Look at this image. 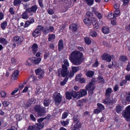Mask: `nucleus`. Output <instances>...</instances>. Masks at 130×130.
Here are the masks:
<instances>
[{"label": "nucleus", "mask_w": 130, "mask_h": 130, "mask_svg": "<svg viewBox=\"0 0 130 130\" xmlns=\"http://www.w3.org/2000/svg\"><path fill=\"white\" fill-rule=\"evenodd\" d=\"M87 94V92L85 89L80 90L79 91L76 92L77 98L79 99L85 95Z\"/></svg>", "instance_id": "11"}, {"label": "nucleus", "mask_w": 130, "mask_h": 130, "mask_svg": "<svg viewBox=\"0 0 130 130\" xmlns=\"http://www.w3.org/2000/svg\"><path fill=\"white\" fill-rule=\"evenodd\" d=\"M35 99L32 98H31L29 99L26 103V106L27 107L30 106L31 104H34L35 103Z\"/></svg>", "instance_id": "17"}, {"label": "nucleus", "mask_w": 130, "mask_h": 130, "mask_svg": "<svg viewBox=\"0 0 130 130\" xmlns=\"http://www.w3.org/2000/svg\"><path fill=\"white\" fill-rule=\"evenodd\" d=\"M19 72L18 70L14 71L13 74L12 75V76L14 78V79H16L18 77Z\"/></svg>", "instance_id": "25"}, {"label": "nucleus", "mask_w": 130, "mask_h": 130, "mask_svg": "<svg viewBox=\"0 0 130 130\" xmlns=\"http://www.w3.org/2000/svg\"><path fill=\"white\" fill-rule=\"evenodd\" d=\"M17 129L16 127L14 126H12L10 129H7L6 130H17Z\"/></svg>", "instance_id": "64"}, {"label": "nucleus", "mask_w": 130, "mask_h": 130, "mask_svg": "<svg viewBox=\"0 0 130 130\" xmlns=\"http://www.w3.org/2000/svg\"><path fill=\"white\" fill-rule=\"evenodd\" d=\"M91 22L93 26L97 23L96 19L94 18H91Z\"/></svg>", "instance_id": "46"}, {"label": "nucleus", "mask_w": 130, "mask_h": 130, "mask_svg": "<svg viewBox=\"0 0 130 130\" xmlns=\"http://www.w3.org/2000/svg\"><path fill=\"white\" fill-rule=\"evenodd\" d=\"M120 13V10L119 9L116 10L114 12V14L116 15H118Z\"/></svg>", "instance_id": "55"}, {"label": "nucleus", "mask_w": 130, "mask_h": 130, "mask_svg": "<svg viewBox=\"0 0 130 130\" xmlns=\"http://www.w3.org/2000/svg\"><path fill=\"white\" fill-rule=\"evenodd\" d=\"M78 117V115L75 116H74L73 118V120L75 121H77V122H79Z\"/></svg>", "instance_id": "53"}, {"label": "nucleus", "mask_w": 130, "mask_h": 130, "mask_svg": "<svg viewBox=\"0 0 130 130\" xmlns=\"http://www.w3.org/2000/svg\"><path fill=\"white\" fill-rule=\"evenodd\" d=\"M102 31L104 34H107L110 32L109 28L106 26H103L102 27Z\"/></svg>", "instance_id": "20"}, {"label": "nucleus", "mask_w": 130, "mask_h": 130, "mask_svg": "<svg viewBox=\"0 0 130 130\" xmlns=\"http://www.w3.org/2000/svg\"><path fill=\"white\" fill-rule=\"evenodd\" d=\"M95 79L93 78L91 82L86 87V89L89 91V93L90 95L93 93V90L94 89V85L95 84Z\"/></svg>", "instance_id": "3"}, {"label": "nucleus", "mask_w": 130, "mask_h": 130, "mask_svg": "<svg viewBox=\"0 0 130 130\" xmlns=\"http://www.w3.org/2000/svg\"><path fill=\"white\" fill-rule=\"evenodd\" d=\"M3 104L4 107H6L8 106L10 104V103L8 102L4 101L3 102Z\"/></svg>", "instance_id": "48"}, {"label": "nucleus", "mask_w": 130, "mask_h": 130, "mask_svg": "<svg viewBox=\"0 0 130 130\" xmlns=\"http://www.w3.org/2000/svg\"><path fill=\"white\" fill-rule=\"evenodd\" d=\"M48 13L51 15H52L54 13V12L53 10L52 9H49L48 11Z\"/></svg>", "instance_id": "57"}, {"label": "nucleus", "mask_w": 130, "mask_h": 130, "mask_svg": "<svg viewBox=\"0 0 130 130\" xmlns=\"http://www.w3.org/2000/svg\"><path fill=\"white\" fill-rule=\"evenodd\" d=\"M37 9V7L36 5L32 6L31 8H29L26 9V11L29 13L31 12L36 13V11Z\"/></svg>", "instance_id": "15"}, {"label": "nucleus", "mask_w": 130, "mask_h": 130, "mask_svg": "<svg viewBox=\"0 0 130 130\" xmlns=\"http://www.w3.org/2000/svg\"><path fill=\"white\" fill-rule=\"evenodd\" d=\"M10 12L12 14H14V12L13 11V9L12 8H10L9 9Z\"/></svg>", "instance_id": "61"}, {"label": "nucleus", "mask_w": 130, "mask_h": 130, "mask_svg": "<svg viewBox=\"0 0 130 130\" xmlns=\"http://www.w3.org/2000/svg\"><path fill=\"white\" fill-rule=\"evenodd\" d=\"M0 42L1 43L4 44H6L8 43L6 40L3 38H0Z\"/></svg>", "instance_id": "34"}, {"label": "nucleus", "mask_w": 130, "mask_h": 130, "mask_svg": "<svg viewBox=\"0 0 130 130\" xmlns=\"http://www.w3.org/2000/svg\"><path fill=\"white\" fill-rule=\"evenodd\" d=\"M116 102V100L111 98H107L106 99L103 100L102 102L103 103L107 105L112 104Z\"/></svg>", "instance_id": "8"}, {"label": "nucleus", "mask_w": 130, "mask_h": 130, "mask_svg": "<svg viewBox=\"0 0 130 130\" xmlns=\"http://www.w3.org/2000/svg\"><path fill=\"white\" fill-rule=\"evenodd\" d=\"M1 95L2 97L5 98L6 96V93L4 91H2L1 92Z\"/></svg>", "instance_id": "54"}, {"label": "nucleus", "mask_w": 130, "mask_h": 130, "mask_svg": "<svg viewBox=\"0 0 130 130\" xmlns=\"http://www.w3.org/2000/svg\"><path fill=\"white\" fill-rule=\"evenodd\" d=\"M126 70L128 71L130 70V63L128 62Z\"/></svg>", "instance_id": "60"}, {"label": "nucleus", "mask_w": 130, "mask_h": 130, "mask_svg": "<svg viewBox=\"0 0 130 130\" xmlns=\"http://www.w3.org/2000/svg\"><path fill=\"white\" fill-rule=\"evenodd\" d=\"M112 92V89L111 88H108L105 91V95L106 97H109L110 94Z\"/></svg>", "instance_id": "19"}, {"label": "nucleus", "mask_w": 130, "mask_h": 130, "mask_svg": "<svg viewBox=\"0 0 130 130\" xmlns=\"http://www.w3.org/2000/svg\"><path fill=\"white\" fill-rule=\"evenodd\" d=\"M77 106H81L82 105V101L79 100L77 102Z\"/></svg>", "instance_id": "58"}, {"label": "nucleus", "mask_w": 130, "mask_h": 130, "mask_svg": "<svg viewBox=\"0 0 130 130\" xmlns=\"http://www.w3.org/2000/svg\"><path fill=\"white\" fill-rule=\"evenodd\" d=\"M78 25L77 24L73 23L71 24L69 27L70 29L74 31H76L77 30Z\"/></svg>", "instance_id": "18"}, {"label": "nucleus", "mask_w": 130, "mask_h": 130, "mask_svg": "<svg viewBox=\"0 0 130 130\" xmlns=\"http://www.w3.org/2000/svg\"><path fill=\"white\" fill-rule=\"evenodd\" d=\"M15 118L17 120V121H19L22 119V117L21 116L19 115H17L15 116Z\"/></svg>", "instance_id": "41"}, {"label": "nucleus", "mask_w": 130, "mask_h": 130, "mask_svg": "<svg viewBox=\"0 0 130 130\" xmlns=\"http://www.w3.org/2000/svg\"><path fill=\"white\" fill-rule=\"evenodd\" d=\"M114 8L116 9H119V5L118 4H117L115 5L114 6Z\"/></svg>", "instance_id": "63"}, {"label": "nucleus", "mask_w": 130, "mask_h": 130, "mask_svg": "<svg viewBox=\"0 0 130 130\" xmlns=\"http://www.w3.org/2000/svg\"><path fill=\"white\" fill-rule=\"evenodd\" d=\"M49 30L48 27H46L43 31V33L44 34H47L49 32Z\"/></svg>", "instance_id": "51"}, {"label": "nucleus", "mask_w": 130, "mask_h": 130, "mask_svg": "<svg viewBox=\"0 0 130 130\" xmlns=\"http://www.w3.org/2000/svg\"><path fill=\"white\" fill-rule=\"evenodd\" d=\"M74 74V73L72 71H71L70 72H67V74L66 76V77H72Z\"/></svg>", "instance_id": "27"}, {"label": "nucleus", "mask_w": 130, "mask_h": 130, "mask_svg": "<svg viewBox=\"0 0 130 130\" xmlns=\"http://www.w3.org/2000/svg\"><path fill=\"white\" fill-rule=\"evenodd\" d=\"M90 35L92 37H96L97 34L96 32L94 31H91L90 32Z\"/></svg>", "instance_id": "45"}, {"label": "nucleus", "mask_w": 130, "mask_h": 130, "mask_svg": "<svg viewBox=\"0 0 130 130\" xmlns=\"http://www.w3.org/2000/svg\"><path fill=\"white\" fill-rule=\"evenodd\" d=\"M66 96L67 99H71L72 97L73 96L74 98H77L76 92L73 91L71 92H67L66 94Z\"/></svg>", "instance_id": "9"}, {"label": "nucleus", "mask_w": 130, "mask_h": 130, "mask_svg": "<svg viewBox=\"0 0 130 130\" xmlns=\"http://www.w3.org/2000/svg\"><path fill=\"white\" fill-rule=\"evenodd\" d=\"M44 29V27L41 25H39L37 26L36 28L37 30L40 31V32L41 33V31H42Z\"/></svg>", "instance_id": "43"}, {"label": "nucleus", "mask_w": 130, "mask_h": 130, "mask_svg": "<svg viewBox=\"0 0 130 130\" xmlns=\"http://www.w3.org/2000/svg\"><path fill=\"white\" fill-rule=\"evenodd\" d=\"M122 115L125 118L126 121H130V105L128 106L122 112Z\"/></svg>", "instance_id": "6"}, {"label": "nucleus", "mask_w": 130, "mask_h": 130, "mask_svg": "<svg viewBox=\"0 0 130 130\" xmlns=\"http://www.w3.org/2000/svg\"><path fill=\"white\" fill-rule=\"evenodd\" d=\"M68 79V78L66 77L62 82H61L60 84L61 86H64L67 81Z\"/></svg>", "instance_id": "40"}, {"label": "nucleus", "mask_w": 130, "mask_h": 130, "mask_svg": "<svg viewBox=\"0 0 130 130\" xmlns=\"http://www.w3.org/2000/svg\"><path fill=\"white\" fill-rule=\"evenodd\" d=\"M64 64L62 65V68L59 69L58 70V76H60L61 75L63 77H65L67 73V67L69 66L68 60L65 59L63 60Z\"/></svg>", "instance_id": "2"}, {"label": "nucleus", "mask_w": 130, "mask_h": 130, "mask_svg": "<svg viewBox=\"0 0 130 130\" xmlns=\"http://www.w3.org/2000/svg\"><path fill=\"white\" fill-rule=\"evenodd\" d=\"M115 17V14H112V13H110L108 14V19H111Z\"/></svg>", "instance_id": "50"}, {"label": "nucleus", "mask_w": 130, "mask_h": 130, "mask_svg": "<svg viewBox=\"0 0 130 130\" xmlns=\"http://www.w3.org/2000/svg\"><path fill=\"white\" fill-rule=\"evenodd\" d=\"M44 105L45 106H47L49 105L50 104V102L48 99H45L43 101Z\"/></svg>", "instance_id": "31"}, {"label": "nucleus", "mask_w": 130, "mask_h": 130, "mask_svg": "<svg viewBox=\"0 0 130 130\" xmlns=\"http://www.w3.org/2000/svg\"><path fill=\"white\" fill-rule=\"evenodd\" d=\"M122 110V107L120 105H119L116 107V111L117 113H119Z\"/></svg>", "instance_id": "29"}, {"label": "nucleus", "mask_w": 130, "mask_h": 130, "mask_svg": "<svg viewBox=\"0 0 130 130\" xmlns=\"http://www.w3.org/2000/svg\"><path fill=\"white\" fill-rule=\"evenodd\" d=\"M40 31L37 30L36 29H35L32 33V35L34 37H36L41 35Z\"/></svg>", "instance_id": "21"}, {"label": "nucleus", "mask_w": 130, "mask_h": 130, "mask_svg": "<svg viewBox=\"0 0 130 130\" xmlns=\"http://www.w3.org/2000/svg\"><path fill=\"white\" fill-rule=\"evenodd\" d=\"M82 75L81 74H79L77 75L75 79L76 81L79 80L81 78Z\"/></svg>", "instance_id": "52"}, {"label": "nucleus", "mask_w": 130, "mask_h": 130, "mask_svg": "<svg viewBox=\"0 0 130 130\" xmlns=\"http://www.w3.org/2000/svg\"><path fill=\"white\" fill-rule=\"evenodd\" d=\"M34 109L40 116H43L45 114V108L41 107L40 105H37L35 106Z\"/></svg>", "instance_id": "5"}, {"label": "nucleus", "mask_w": 130, "mask_h": 130, "mask_svg": "<svg viewBox=\"0 0 130 130\" xmlns=\"http://www.w3.org/2000/svg\"><path fill=\"white\" fill-rule=\"evenodd\" d=\"M38 48V45L36 43H34L32 45V52L34 54H35L36 51L37 50Z\"/></svg>", "instance_id": "23"}, {"label": "nucleus", "mask_w": 130, "mask_h": 130, "mask_svg": "<svg viewBox=\"0 0 130 130\" xmlns=\"http://www.w3.org/2000/svg\"><path fill=\"white\" fill-rule=\"evenodd\" d=\"M68 112H64L62 115V119H64L66 118L68 116Z\"/></svg>", "instance_id": "44"}, {"label": "nucleus", "mask_w": 130, "mask_h": 130, "mask_svg": "<svg viewBox=\"0 0 130 130\" xmlns=\"http://www.w3.org/2000/svg\"><path fill=\"white\" fill-rule=\"evenodd\" d=\"M53 98L56 103H60L61 102L62 96L59 93L56 92L53 94Z\"/></svg>", "instance_id": "7"}, {"label": "nucleus", "mask_w": 130, "mask_h": 130, "mask_svg": "<svg viewBox=\"0 0 130 130\" xmlns=\"http://www.w3.org/2000/svg\"><path fill=\"white\" fill-rule=\"evenodd\" d=\"M114 56L113 55H110L108 54H104L103 55V59L106 61L107 62H110L112 58H114Z\"/></svg>", "instance_id": "13"}, {"label": "nucleus", "mask_w": 130, "mask_h": 130, "mask_svg": "<svg viewBox=\"0 0 130 130\" xmlns=\"http://www.w3.org/2000/svg\"><path fill=\"white\" fill-rule=\"evenodd\" d=\"M125 79L127 80H130V74H128L125 76Z\"/></svg>", "instance_id": "59"}, {"label": "nucleus", "mask_w": 130, "mask_h": 130, "mask_svg": "<svg viewBox=\"0 0 130 130\" xmlns=\"http://www.w3.org/2000/svg\"><path fill=\"white\" fill-rule=\"evenodd\" d=\"M55 37V35L53 34L50 35H49L48 41H50L54 39Z\"/></svg>", "instance_id": "39"}, {"label": "nucleus", "mask_w": 130, "mask_h": 130, "mask_svg": "<svg viewBox=\"0 0 130 130\" xmlns=\"http://www.w3.org/2000/svg\"><path fill=\"white\" fill-rule=\"evenodd\" d=\"M94 74V72L92 71H89L86 73V76L88 77H92Z\"/></svg>", "instance_id": "26"}, {"label": "nucleus", "mask_w": 130, "mask_h": 130, "mask_svg": "<svg viewBox=\"0 0 130 130\" xmlns=\"http://www.w3.org/2000/svg\"><path fill=\"white\" fill-rule=\"evenodd\" d=\"M83 57V54L82 52L77 51H74L71 53L69 59L74 64L78 65L84 61Z\"/></svg>", "instance_id": "1"}, {"label": "nucleus", "mask_w": 130, "mask_h": 130, "mask_svg": "<svg viewBox=\"0 0 130 130\" xmlns=\"http://www.w3.org/2000/svg\"><path fill=\"white\" fill-rule=\"evenodd\" d=\"M119 59L122 61H125L127 59V57L124 55H122L120 56L119 58Z\"/></svg>", "instance_id": "30"}, {"label": "nucleus", "mask_w": 130, "mask_h": 130, "mask_svg": "<svg viewBox=\"0 0 130 130\" xmlns=\"http://www.w3.org/2000/svg\"><path fill=\"white\" fill-rule=\"evenodd\" d=\"M21 2V0H14L13 5L15 6H17L20 4Z\"/></svg>", "instance_id": "37"}, {"label": "nucleus", "mask_w": 130, "mask_h": 130, "mask_svg": "<svg viewBox=\"0 0 130 130\" xmlns=\"http://www.w3.org/2000/svg\"><path fill=\"white\" fill-rule=\"evenodd\" d=\"M98 81L99 83H103L104 82V80L103 77L101 76H99L98 77Z\"/></svg>", "instance_id": "35"}, {"label": "nucleus", "mask_w": 130, "mask_h": 130, "mask_svg": "<svg viewBox=\"0 0 130 130\" xmlns=\"http://www.w3.org/2000/svg\"><path fill=\"white\" fill-rule=\"evenodd\" d=\"M13 41L16 42L17 44H19L21 43L23 39L18 36H16L14 37L13 39Z\"/></svg>", "instance_id": "16"}, {"label": "nucleus", "mask_w": 130, "mask_h": 130, "mask_svg": "<svg viewBox=\"0 0 130 130\" xmlns=\"http://www.w3.org/2000/svg\"><path fill=\"white\" fill-rule=\"evenodd\" d=\"M30 24V23L29 22V21H28L26 22L24 26V27H28V26Z\"/></svg>", "instance_id": "62"}, {"label": "nucleus", "mask_w": 130, "mask_h": 130, "mask_svg": "<svg viewBox=\"0 0 130 130\" xmlns=\"http://www.w3.org/2000/svg\"><path fill=\"white\" fill-rule=\"evenodd\" d=\"M63 41L62 40H60L59 41L58 44V48L59 51H61L63 48Z\"/></svg>", "instance_id": "22"}, {"label": "nucleus", "mask_w": 130, "mask_h": 130, "mask_svg": "<svg viewBox=\"0 0 130 130\" xmlns=\"http://www.w3.org/2000/svg\"><path fill=\"white\" fill-rule=\"evenodd\" d=\"M101 111L98 108H97L96 109H95L94 110V113L96 114H98L101 112Z\"/></svg>", "instance_id": "56"}, {"label": "nucleus", "mask_w": 130, "mask_h": 130, "mask_svg": "<svg viewBox=\"0 0 130 130\" xmlns=\"http://www.w3.org/2000/svg\"><path fill=\"white\" fill-rule=\"evenodd\" d=\"M44 126L43 122H38L34 126H29L28 130H37L42 128Z\"/></svg>", "instance_id": "4"}, {"label": "nucleus", "mask_w": 130, "mask_h": 130, "mask_svg": "<svg viewBox=\"0 0 130 130\" xmlns=\"http://www.w3.org/2000/svg\"><path fill=\"white\" fill-rule=\"evenodd\" d=\"M27 12H28L27 11H26H26L23 13L21 15L22 18L25 19H26L28 18L29 16L27 14Z\"/></svg>", "instance_id": "24"}, {"label": "nucleus", "mask_w": 130, "mask_h": 130, "mask_svg": "<svg viewBox=\"0 0 130 130\" xmlns=\"http://www.w3.org/2000/svg\"><path fill=\"white\" fill-rule=\"evenodd\" d=\"M87 4L89 6L92 5L94 2V0H84Z\"/></svg>", "instance_id": "33"}, {"label": "nucleus", "mask_w": 130, "mask_h": 130, "mask_svg": "<svg viewBox=\"0 0 130 130\" xmlns=\"http://www.w3.org/2000/svg\"><path fill=\"white\" fill-rule=\"evenodd\" d=\"M84 23L86 25H90V20L88 18H85L84 20Z\"/></svg>", "instance_id": "38"}, {"label": "nucleus", "mask_w": 130, "mask_h": 130, "mask_svg": "<svg viewBox=\"0 0 130 130\" xmlns=\"http://www.w3.org/2000/svg\"><path fill=\"white\" fill-rule=\"evenodd\" d=\"M11 63L12 64L15 65L17 64V60L14 58H12L11 59Z\"/></svg>", "instance_id": "49"}, {"label": "nucleus", "mask_w": 130, "mask_h": 130, "mask_svg": "<svg viewBox=\"0 0 130 130\" xmlns=\"http://www.w3.org/2000/svg\"><path fill=\"white\" fill-rule=\"evenodd\" d=\"M98 106V108L101 111L104 110V107L101 104L98 103L97 104Z\"/></svg>", "instance_id": "28"}, {"label": "nucleus", "mask_w": 130, "mask_h": 130, "mask_svg": "<svg viewBox=\"0 0 130 130\" xmlns=\"http://www.w3.org/2000/svg\"><path fill=\"white\" fill-rule=\"evenodd\" d=\"M72 71L74 73L79 70V67H74L72 68Z\"/></svg>", "instance_id": "36"}, {"label": "nucleus", "mask_w": 130, "mask_h": 130, "mask_svg": "<svg viewBox=\"0 0 130 130\" xmlns=\"http://www.w3.org/2000/svg\"><path fill=\"white\" fill-rule=\"evenodd\" d=\"M7 25V22L6 21H5L2 23L1 27L3 29H4Z\"/></svg>", "instance_id": "42"}, {"label": "nucleus", "mask_w": 130, "mask_h": 130, "mask_svg": "<svg viewBox=\"0 0 130 130\" xmlns=\"http://www.w3.org/2000/svg\"><path fill=\"white\" fill-rule=\"evenodd\" d=\"M85 42L87 44L89 45L91 43V41L90 38L88 37H85L84 38Z\"/></svg>", "instance_id": "32"}, {"label": "nucleus", "mask_w": 130, "mask_h": 130, "mask_svg": "<svg viewBox=\"0 0 130 130\" xmlns=\"http://www.w3.org/2000/svg\"><path fill=\"white\" fill-rule=\"evenodd\" d=\"M81 127L82 125L80 122H73L71 128L72 130H76Z\"/></svg>", "instance_id": "12"}, {"label": "nucleus", "mask_w": 130, "mask_h": 130, "mask_svg": "<svg viewBox=\"0 0 130 130\" xmlns=\"http://www.w3.org/2000/svg\"><path fill=\"white\" fill-rule=\"evenodd\" d=\"M30 61H31L30 59H28L25 62V65L27 66H30L31 65V64L29 62Z\"/></svg>", "instance_id": "47"}, {"label": "nucleus", "mask_w": 130, "mask_h": 130, "mask_svg": "<svg viewBox=\"0 0 130 130\" xmlns=\"http://www.w3.org/2000/svg\"><path fill=\"white\" fill-rule=\"evenodd\" d=\"M35 71L36 75H38V77L39 79H41L43 77L44 73L43 70L39 68L36 70Z\"/></svg>", "instance_id": "10"}, {"label": "nucleus", "mask_w": 130, "mask_h": 130, "mask_svg": "<svg viewBox=\"0 0 130 130\" xmlns=\"http://www.w3.org/2000/svg\"><path fill=\"white\" fill-rule=\"evenodd\" d=\"M30 60L32 63L37 64L40 63L41 60V58H40L32 57L30 59Z\"/></svg>", "instance_id": "14"}]
</instances>
